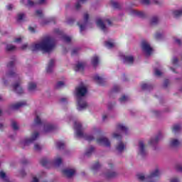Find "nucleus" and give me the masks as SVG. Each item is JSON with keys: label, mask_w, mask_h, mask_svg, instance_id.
<instances>
[{"label": "nucleus", "mask_w": 182, "mask_h": 182, "mask_svg": "<svg viewBox=\"0 0 182 182\" xmlns=\"http://www.w3.org/2000/svg\"><path fill=\"white\" fill-rule=\"evenodd\" d=\"M153 87L150 85H147L146 83L141 85V89L142 90H150V89H152Z\"/></svg>", "instance_id": "obj_34"}, {"label": "nucleus", "mask_w": 182, "mask_h": 182, "mask_svg": "<svg viewBox=\"0 0 182 182\" xmlns=\"http://www.w3.org/2000/svg\"><path fill=\"white\" fill-rule=\"evenodd\" d=\"M124 63H128L129 65H133L134 62V58L132 55L124 56Z\"/></svg>", "instance_id": "obj_16"}, {"label": "nucleus", "mask_w": 182, "mask_h": 182, "mask_svg": "<svg viewBox=\"0 0 182 182\" xmlns=\"http://www.w3.org/2000/svg\"><path fill=\"white\" fill-rule=\"evenodd\" d=\"M13 60L10 61L8 64H7V68L9 69H12V68H14V65H15V60H16V58L15 56H14L12 58Z\"/></svg>", "instance_id": "obj_32"}, {"label": "nucleus", "mask_w": 182, "mask_h": 182, "mask_svg": "<svg viewBox=\"0 0 182 182\" xmlns=\"http://www.w3.org/2000/svg\"><path fill=\"white\" fill-rule=\"evenodd\" d=\"M79 50H80V48H74L72 52H71V55L72 56H73L74 55H77Z\"/></svg>", "instance_id": "obj_49"}, {"label": "nucleus", "mask_w": 182, "mask_h": 182, "mask_svg": "<svg viewBox=\"0 0 182 182\" xmlns=\"http://www.w3.org/2000/svg\"><path fill=\"white\" fill-rule=\"evenodd\" d=\"M55 129H56V127L53 124H44V132L46 133H48V132H52V130H55Z\"/></svg>", "instance_id": "obj_18"}, {"label": "nucleus", "mask_w": 182, "mask_h": 182, "mask_svg": "<svg viewBox=\"0 0 182 182\" xmlns=\"http://www.w3.org/2000/svg\"><path fill=\"white\" fill-rule=\"evenodd\" d=\"M116 149L117 150V151H119V153H122V151L124 150V144L120 141L119 144L116 146Z\"/></svg>", "instance_id": "obj_26"}, {"label": "nucleus", "mask_w": 182, "mask_h": 182, "mask_svg": "<svg viewBox=\"0 0 182 182\" xmlns=\"http://www.w3.org/2000/svg\"><path fill=\"white\" fill-rule=\"evenodd\" d=\"M36 15H37V16H39V18H42L43 16V14H42V10H36Z\"/></svg>", "instance_id": "obj_51"}, {"label": "nucleus", "mask_w": 182, "mask_h": 182, "mask_svg": "<svg viewBox=\"0 0 182 182\" xmlns=\"http://www.w3.org/2000/svg\"><path fill=\"white\" fill-rule=\"evenodd\" d=\"M157 177H160V171L156 168L154 171L151 172L149 176L146 177V180H149L148 182H156L154 181L153 179L157 178Z\"/></svg>", "instance_id": "obj_6"}, {"label": "nucleus", "mask_w": 182, "mask_h": 182, "mask_svg": "<svg viewBox=\"0 0 182 182\" xmlns=\"http://www.w3.org/2000/svg\"><path fill=\"white\" fill-rule=\"evenodd\" d=\"M97 26H98V28H100V29H102L103 32H106V25H105V23L103 22V21H102V19L99 18L97 21Z\"/></svg>", "instance_id": "obj_19"}, {"label": "nucleus", "mask_w": 182, "mask_h": 182, "mask_svg": "<svg viewBox=\"0 0 182 182\" xmlns=\"http://www.w3.org/2000/svg\"><path fill=\"white\" fill-rule=\"evenodd\" d=\"M15 49H16V47L12 45H7L6 47V50L7 52H12V50H15Z\"/></svg>", "instance_id": "obj_35"}, {"label": "nucleus", "mask_w": 182, "mask_h": 182, "mask_svg": "<svg viewBox=\"0 0 182 182\" xmlns=\"http://www.w3.org/2000/svg\"><path fill=\"white\" fill-rule=\"evenodd\" d=\"M94 80L97 82V85H100V86H105V79L103 77H101L98 75H96L93 77Z\"/></svg>", "instance_id": "obj_13"}, {"label": "nucleus", "mask_w": 182, "mask_h": 182, "mask_svg": "<svg viewBox=\"0 0 182 182\" xmlns=\"http://www.w3.org/2000/svg\"><path fill=\"white\" fill-rule=\"evenodd\" d=\"M91 63L94 66V68H96V66L99 65V57H97V55H95L94 57H92L91 60Z\"/></svg>", "instance_id": "obj_21"}, {"label": "nucleus", "mask_w": 182, "mask_h": 182, "mask_svg": "<svg viewBox=\"0 0 182 182\" xmlns=\"http://www.w3.org/2000/svg\"><path fill=\"white\" fill-rule=\"evenodd\" d=\"M56 146H57V149H58L59 150L64 149L65 143H63L62 141H58V142H56Z\"/></svg>", "instance_id": "obj_37"}, {"label": "nucleus", "mask_w": 182, "mask_h": 182, "mask_svg": "<svg viewBox=\"0 0 182 182\" xmlns=\"http://www.w3.org/2000/svg\"><path fill=\"white\" fill-rule=\"evenodd\" d=\"M97 143L100 146H105V147H110V141L106 137H102L97 139Z\"/></svg>", "instance_id": "obj_7"}, {"label": "nucleus", "mask_w": 182, "mask_h": 182, "mask_svg": "<svg viewBox=\"0 0 182 182\" xmlns=\"http://www.w3.org/2000/svg\"><path fill=\"white\" fill-rule=\"evenodd\" d=\"M117 130H121V132H125V134H127V130L129 128L126 127L124 125L119 124L117 125Z\"/></svg>", "instance_id": "obj_23"}, {"label": "nucleus", "mask_w": 182, "mask_h": 182, "mask_svg": "<svg viewBox=\"0 0 182 182\" xmlns=\"http://www.w3.org/2000/svg\"><path fill=\"white\" fill-rule=\"evenodd\" d=\"M23 106H26V101H22L11 105V109H13V110H18L19 107H22Z\"/></svg>", "instance_id": "obj_15"}, {"label": "nucleus", "mask_w": 182, "mask_h": 182, "mask_svg": "<svg viewBox=\"0 0 182 182\" xmlns=\"http://www.w3.org/2000/svg\"><path fill=\"white\" fill-rule=\"evenodd\" d=\"M176 169L177 170V171H182V166L177 165Z\"/></svg>", "instance_id": "obj_61"}, {"label": "nucleus", "mask_w": 182, "mask_h": 182, "mask_svg": "<svg viewBox=\"0 0 182 182\" xmlns=\"http://www.w3.org/2000/svg\"><path fill=\"white\" fill-rule=\"evenodd\" d=\"M154 71H155L156 76H161V71H160L159 69L155 68Z\"/></svg>", "instance_id": "obj_54"}, {"label": "nucleus", "mask_w": 182, "mask_h": 182, "mask_svg": "<svg viewBox=\"0 0 182 182\" xmlns=\"http://www.w3.org/2000/svg\"><path fill=\"white\" fill-rule=\"evenodd\" d=\"M53 65H55V60L51 59L50 60L48 66L46 68V72L47 73H52L53 71Z\"/></svg>", "instance_id": "obj_14"}, {"label": "nucleus", "mask_w": 182, "mask_h": 182, "mask_svg": "<svg viewBox=\"0 0 182 182\" xmlns=\"http://www.w3.org/2000/svg\"><path fill=\"white\" fill-rule=\"evenodd\" d=\"M73 22H75V19L73 18H69L68 20V23L70 24V25H72V23H73Z\"/></svg>", "instance_id": "obj_63"}, {"label": "nucleus", "mask_w": 182, "mask_h": 182, "mask_svg": "<svg viewBox=\"0 0 182 182\" xmlns=\"http://www.w3.org/2000/svg\"><path fill=\"white\" fill-rule=\"evenodd\" d=\"M175 18H180L182 15V10H176L172 12Z\"/></svg>", "instance_id": "obj_31"}, {"label": "nucleus", "mask_w": 182, "mask_h": 182, "mask_svg": "<svg viewBox=\"0 0 182 182\" xmlns=\"http://www.w3.org/2000/svg\"><path fill=\"white\" fill-rule=\"evenodd\" d=\"M161 38H163V35H161V33H156L155 34V39H161Z\"/></svg>", "instance_id": "obj_56"}, {"label": "nucleus", "mask_w": 182, "mask_h": 182, "mask_svg": "<svg viewBox=\"0 0 182 182\" xmlns=\"http://www.w3.org/2000/svg\"><path fill=\"white\" fill-rule=\"evenodd\" d=\"M127 100V96L123 95L122 98H119V102H126Z\"/></svg>", "instance_id": "obj_59"}, {"label": "nucleus", "mask_w": 182, "mask_h": 182, "mask_svg": "<svg viewBox=\"0 0 182 182\" xmlns=\"http://www.w3.org/2000/svg\"><path fill=\"white\" fill-rule=\"evenodd\" d=\"M170 85V80H165L164 82V87H167Z\"/></svg>", "instance_id": "obj_58"}, {"label": "nucleus", "mask_w": 182, "mask_h": 182, "mask_svg": "<svg viewBox=\"0 0 182 182\" xmlns=\"http://www.w3.org/2000/svg\"><path fill=\"white\" fill-rule=\"evenodd\" d=\"M76 171H75V169H64L63 170V174H64V176H66V177L70 178L73 176L75 175V173Z\"/></svg>", "instance_id": "obj_12"}, {"label": "nucleus", "mask_w": 182, "mask_h": 182, "mask_svg": "<svg viewBox=\"0 0 182 182\" xmlns=\"http://www.w3.org/2000/svg\"><path fill=\"white\" fill-rule=\"evenodd\" d=\"M175 43L178 45V46H181V40L180 39H175Z\"/></svg>", "instance_id": "obj_60"}, {"label": "nucleus", "mask_w": 182, "mask_h": 182, "mask_svg": "<svg viewBox=\"0 0 182 182\" xmlns=\"http://www.w3.org/2000/svg\"><path fill=\"white\" fill-rule=\"evenodd\" d=\"M17 16H18L17 21H22V19H23V16H25V14H18L17 15Z\"/></svg>", "instance_id": "obj_53"}, {"label": "nucleus", "mask_w": 182, "mask_h": 182, "mask_svg": "<svg viewBox=\"0 0 182 182\" xmlns=\"http://www.w3.org/2000/svg\"><path fill=\"white\" fill-rule=\"evenodd\" d=\"M136 176L139 181H144V180H146V177L144 176V175H143V173H138Z\"/></svg>", "instance_id": "obj_40"}, {"label": "nucleus", "mask_w": 182, "mask_h": 182, "mask_svg": "<svg viewBox=\"0 0 182 182\" xmlns=\"http://www.w3.org/2000/svg\"><path fill=\"white\" fill-rule=\"evenodd\" d=\"M38 137H39V132H36L33 133L31 139H26L24 141V143H23L24 146H29L30 144H31V143L35 141V140H36Z\"/></svg>", "instance_id": "obj_5"}, {"label": "nucleus", "mask_w": 182, "mask_h": 182, "mask_svg": "<svg viewBox=\"0 0 182 182\" xmlns=\"http://www.w3.org/2000/svg\"><path fill=\"white\" fill-rule=\"evenodd\" d=\"M84 23L80 24V23H77V25L80 26V31L83 32L85 30V28L86 27V25H87V21H89V14L87 13L84 14Z\"/></svg>", "instance_id": "obj_9"}, {"label": "nucleus", "mask_w": 182, "mask_h": 182, "mask_svg": "<svg viewBox=\"0 0 182 182\" xmlns=\"http://www.w3.org/2000/svg\"><path fill=\"white\" fill-rule=\"evenodd\" d=\"M163 137L161 132H159L158 135L156 136L155 139L151 138V140L149 141V144L150 146H156L157 143H159L160 139Z\"/></svg>", "instance_id": "obj_10"}, {"label": "nucleus", "mask_w": 182, "mask_h": 182, "mask_svg": "<svg viewBox=\"0 0 182 182\" xmlns=\"http://www.w3.org/2000/svg\"><path fill=\"white\" fill-rule=\"evenodd\" d=\"M105 46L108 48V49H112L114 46V44L113 43H110L109 41L105 42Z\"/></svg>", "instance_id": "obj_46"}, {"label": "nucleus", "mask_w": 182, "mask_h": 182, "mask_svg": "<svg viewBox=\"0 0 182 182\" xmlns=\"http://www.w3.org/2000/svg\"><path fill=\"white\" fill-rule=\"evenodd\" d=\"M133 14L139 16V18H141L142 19H144V18H146V14H144V12L143 11H137L134 10L133 11Z\"/></svg>", "instance_id": "obj_20"}, {"label": "nucleus", "mask_w": 182, "mask_h": 182, "mask_svg": "<svg viewBox=\"0 0 182 182\" xmlns=\"http://www.w3.org/2000/svg\"><path fill=\"white\" fill-rule=\"evenodd\" d=\"M54 164L55 166H60V164H62V158H57L56 159H55Z\"/></svg>", "instance_id": "obj_43"}, {"label": "nucleus", "mask_w": 182, "mask_h": 182, "mask_svg": "<svg viewBox=\"0 0 182 182\" xmlns=\"http://www.w3.org/2000/svg\"><path fill=\"white\" fill-rule=\"evenodd\" d=\"M114 139H117V140H122V135L117 133L113 134Z\"/></svg>", "instance_id": "obj_47"}, {"label": "nucleus", "mask_w": 182, "mask_h": 182, "mask_svg": "<svg viewBox=\"0 0 182 182\" xmlns=\"http://www.w3.org/2000/svg\"><path fill=\"white\" fill-rule=\"evenodd\" d=\"M74 129L76 130V136L77 137H83L87 141H92L95 139V137L92 135H85L83 132H82V124L75 122L74 123Z\"/></svg>", "instance_id": "obj_3"}, {"label": "nucleus", "mask_w": 182, "mask_h": 182, "mask_svg": "<svg viewBox=\"0 0 182 182\" xmlns=\"http://www.w3.org/2000/svg\"><path fill=\"white\" fill-rule=\"evenodd\" d=\"M35 5V2L32 1V0H28L27 6H33Z\"/></svg>", "instance_id": "obj_57"}, {"label": "nucleus", "mask_w": 182, "mask_h": 182, "mask_svg": "<svg viewBox=\"0 0 182 182\" xmlns=\"http://www.w3.org/2000/svg\"><path fill=\"white\" fill-rule=\"evenodd\" d=\"M14 90L17 95H22L23 93V89L21 87V81L16 82L13 85Z\"/></svg>", "instance_id": "obj_8"}, {"label": "nucleus", "mask_w": 182, "mask_h": 182, "mask_svg": "<svg viewBox=\"0 0 182 182\" xmlns=\"http://www.w3.org/2000/svg\"><path fill=\"white\" fill-rule=\"evenodd\" d=\"M0 178H2L4 182H9V179L6 178V173L4 171H0Z\"/></svg>", "instance_id": "obj_27"}, {"label": "nucleus", "mask_w": 182, "mask_h": 182, "mask_svg": "<svg viewBox=\"0 0 182 182\" xmlns=\"http://www.w3.org/2000/svg\"><path fill=\"white\" fill-rule=\"evenodd\" d=\"M93 151H95V148L93 147V146H91L89 149L86 150L85 156H87V157H90Z\"/></svg>", "instance_id": "obj_25"}, {"label": "nucleus", "mask_w": 182, "mask_h": 182, "mask_svg": "<svg viewBox=\"0 0 182 182\" xmlns=\"http://www.w3.org/2000/svg\"><path fill=\"white\" fill-rule=\"evenodd\" d=\"M41 149H42V147H41L39 144H36L34 145V149H35L36 151H41Z\"/></svg>", "instance_id": "obj_55"}, {"label": "nucleus", "mask_w": 182, "mask_h": 182, "mask_svg": "<svg viewBox=\"0 0 182 182\" xmlns=\"http://www.w3.org/2000/svg\"><path fill=\"white\" fill-rule=\"evenodd\" d=\"M40 164H41V166H43V167L46 168H48V166H52L53 164L52 161L48 160L46 158L41 159V160L40 161Z\"/></svg>", "instance_id": "obj_17"}, {"label": "nucleus", "mask_w": 182, "mask_h": 182, "mask_svg": "<svg viewBox=\"0 0 182 182\" xmlns=\"http://www.w3.org/2000/svg\"><path fill=\"white\" fill-rule=\"evenodd\" d=\"M11 127L14 130H18L19 129V127H18V124L15 121H13L11 122Z\"/></svg>", "instance_id": "obj_44"}, {"label": "nucleus", "mask_w": 182, "mask_h": 182, "mask_svg": "<svg viewBox=\"0 0 182 182\" xmlns=\"http://www.w3.org/2000/svg\"><path fill=\"white\" fill-rule=\"evenodd\" d=\"M34 122L36 124H42V123H43L42 120H41V118L39 117V116L38 115H36V119H34Z\"/></svg>", "instance_id": "obj_45"}, {"label": "nucleus", "mask_w": 182, "mask_h": 182, "mask_svg": "<svg viewBox=\"0 0 182 182\" xmlns=\"http://www.w3.org/2000/svg\"><path fill=\"white\" fill-rule=\"evenodd\" d=\"M36 83L30 82L28 84V91L29 92H33V90H36Z\"/></svg>", "instance_id": "obj_30"}, {"label": "nucleus", "mask_w": 182, "mask_h": 182, "mask_svg": "<svg viewBox=\"0 0 182 182\" xmlns=\"http://www.w3.org/2000/svg\"><path fill=\"white\" fill-rule=\"evenodd\" d=\"M99 168H100V164L99 162H96L95 164H94L92 167V170L93 171H96L97 170H99Z\"/></svg>", "instance_id": "obj_38"}, {"label": "nucleus", "mask_w": 182, "mask_h": 182, "mask_svg": "<svg viewBox=\"0 0 182 182\" xmlns=\"http://www.w3.org/2000/svg\"><path fill=\"white\" fill-rule=\"evenodd\" d=\"M110 4L112 5V6H113L114 8V9H120L122 8V6H120V4L111 0Z\"/></svg>", "instance_id": "obj_28"}, {"label": "nucleus", "mask_w": 182, "mask_h": 182, "mask_svg": "<svg viewBox=\"0 0 182 182\" xmlns=\"http://www.w3.org/2000/svg\"><path fill=\"white\" fill-rule=\"evenodd\" d=\"M172 64L174 65V66L178 65V58L174 57V58L172 59Z\"/></svg>", "instance_id": "obj_50"}, {"label": "nucleus", "mask_w": 182, "mask_h": 182, "mask_svg": "<svg viewBox=\"0 0 182 182\" xmlns=\"http://www.w3.org/2000/svg\"><path fill=\"white\" fill-rule=\"evenodd\" d=\"M139 154L142 157H144V156H146V149L144 146V142H143V141H139Z\"/></svg>", "instance_id": "obj_11"}, {"label": "nucleus", "mask_w": 182, "mask_h": 182, "mask_svg": "<svg viewBox=\"0 0 182 182\" xmlns=\"http://www.w3.org/2000/svg\"><path fill=\"white\" fill-rule=\"evenodd\" d=\"M171 182H180V181L177 178H173L171 180Z\"/></svg>", "instance_id": "obj_64"}, {"label": "nucleus", "mask_w": 182, "mask_h": 182, "mask_svg": "<svg viewBox=\"0 0 182 182\" xmlns=\"http://www.w3.org/2000/svg\"><path fill=\"white\" fill-rule=\"evenodd\" d=\"M75 9H80V2L77 1L75 4Z\"/></svg>", "instance_id": "obj_62"}, {"label": "nucleus", "mask_w": 182, "mask_h": 182, "mask_svg": "<svg viewBox=\"0 0 182 182\" xmlns=\"http://www.w3.org/2000/svg\"><path fill=\"white\" fill-rule=\"evenodd\" d=\"M55 48V41L50 38H44L40 43L32 44L30 47L32 52L42 50L43 52L49 53Z\"/></svg>", "instance_id": "obj_1"}, {"label": "nucleus", "mask_w": 182, "mask_h": 182, "mask_svg": "<svg viewBox=\"0 0 182 182\" xmlns=\"http://www.w3.org/2000/svg\"><path fill=\"white\" fill-rule=\"evenodd\" d=\"M105 176L107 178H113L117 176V173L108 171Z\"/></svg>", "instance_id": "obj_29"}, {"label": "nucleus", "mask_w": 182, "mask_h": 182, "mask_svg": "<svg viewBox=\"0 0 182 182\" xmlns=\"http://www.w3.org/2000/svg\"><path fill=\"white\" fill-rule=\"evenodd\" d=\"M170 146L171 147H178V146H180V141H178V139H171Z\"/></svg>", "instance_id": "obj_22"}, {"label": "nucleus", "mask_w": 182, "mask_h": 182, "mask_svg": "<svg viewBox=\"0 0 182 182\" xmlns=\"http://www.w3.org/2000/svg\"><path fill=\"white\" fill-rule=\"evenodd\" d=\"M119 90H120V87H119V85H115V86H114L112 92H117Z\"/></svg>", "instance_id": "obj_52"}, {"label": "nucleus", "mask_w": 182, "mask_h": 182, "mask_svg": "<svg viewBox=\"0 0 182 182\" xmlns=\"http://www.w3.org/2000/svg\"><path fill=\"white\" fill-rule=\"evenodd\" d=\"M62 39L63 41H64V42H67V43H69V42L72 41V38L70 36H68L66 35H63L62 36Z\"/></svg>", "instance_id": "obj_39"}, {"label": "nucleus", "mask_w": 182, "mask_h": 182, "mask_svg": "<svg viewBox=\"0 0 182 182\" xmlns=\"http://www.w3.org/2000/svg\"><path fill=\"white\" fill-rule=\"evenodd\" d=\"M141 48L144 52H146V55H151V53L153 52V48L146 41H142Z\"/></svg>", "instance_id": "obj_4"}, {"label": "nucleus", "mask_w": 182, "mask_h": 182, "mask_svg": "<svg viewBox=\"0 0 182 182\" xmlns=\"http://www.w3.org/2000/svg\"><path fill=\"white\" fill-rule=\"evenodd\" d=\"M159 23V17L154 16L151 20V25H157Z\"/></svg>", "instance_id": "obj_36"}, {"label": "nucleus", "mask_w": 182, "mask_h": 182, "mask_svg": "<svg viewBox=\"0 0 182 182\" xmlns=\"http://www.w3.org/2000/svg\"><path fill=\"white\" fill-rule=\"evenodd\" d=\"M63 86H65V82H63V81H59L55 85V89H60Z\"/></svg>", "instance_id": "obj_41"}, {"label": "nucleus", "mask_w": 182, "mask_h": 182, "mask_svg": "<svg viewBox=\"0 0 182 182\" xmlns=\"http://www.w3.org/2000/svg\"><path fill=\"white\" fill-rule=\"evenodd\" d=\"M180 129H181V127L179 124H175L172 127V132L173 133H178V132H180Z\"/></svg>", "instance_id": "obj_33"}, {"label": "nucleus", "mask_w": 182, "mask_h": 182, "mask_svg": "<svg viewBox=\"0 0 182 182\" xmlns=\"http://www.w3.org/2000/svg\"><path fill=\"white\" fill-rule=\"evenodd\" d=\"M7 77H15L16 76V73L15 72L10 70L7 74H6Z\"/></svg>", "instance_id": "obj_42"}, {"label": "nucleus", "mask_w": 182, "mask_h": 182, "mask_svg": "<svg viewBox=\"0 0 182 182\" xmlns=\"http://www.w3.org/2000/svg\"><path fill=\"white\" fill-rule=\"evenodd\" d=\"M76 96L77 97V106L78 110H82L87 107V103L84 101L83 96H85L87 93V88L86 87L80 86L75 87Z\"/></svg>", "instance_id": "obj_2"}, {"label": "nucleus", "mask_w": 182, "mask_h": 182, "mask_svg": "<svg viewBox=\"0 0 182 182\" xmlns=\"http://www.w3.org/2000/svg\"><path fill=\"white\" fill-rule=\"evenodd\" d=\"M140 2H141V4H142V5H150L151 1H150V0H141Z\"/></svg>", "instance_id": "obj_48"}, {"label": "nucleus", "mask_w": 182, "mask_h": 182, "mask_svg": "<svg viewBox=\"0 0 182 182\" xmlns=\"http://www.w3.org/2000/svg\"><path fill=\"white\" fill-rule=\"evenodd\" d=\"M85 69V63H80L75 65V72H79V70H83Z\"/></svg>", "instance_id": "obj_24"}]
</instances>
